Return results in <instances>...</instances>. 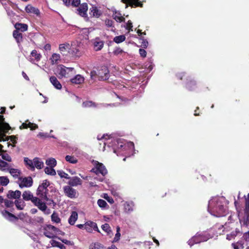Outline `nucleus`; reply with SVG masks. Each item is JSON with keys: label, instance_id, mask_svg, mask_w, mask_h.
<instances>
[{"label": "nucleus", "instance_id": "nucleus-1", "mask_svg": "<svg viewBox=\"0 0 249 249\" xmlns=\"http://www.w3.org/2000/svg\"><path fill=\"white\" fill-rule=\"evenodd\" d=\"M90 78L92 79L99 80H106L108 78L109 71L106 66H102L97 70H93L90 72Z\"/></svg>", "mask_w": 249, "mask_h": 249}, {"label": "nucleus", "instance_id": "nucleus-2", "mask_svg": "<svg viewBox=\"0 0 249 249\" xmlns=\"http://www.w3.org/2000/svg\"><path fill=\"white\" fill-rule=\"evenodd\" d=\"M75 74V71L73 68L66 67L63 65H59L56 69L55 74L59 79L63 77L70 78Z\"/></svg>", "mask_w": 249, "mask_h": 249}, {"label": "nucleus", "instance_id": "nucleus-3", "mask_svg": "<svg viewBox=\"0 0 249 249\" xmlns=\"http://www.w3.org/2000/svg\"><path fill=\"white\" fill-rule=\"evenodd\" d=\"M177 77L185 82V88L189 91H193L196 87V83L194 79L186 72L178 74Z\"/></svg>", "mask_w": 249, "mask_h": 249}, {"label": "nucleus", "instance_id": "nucleus-4", "mask_svg": "<svg viewBox=\"0 0 249 249\" xmlns=\"http://www.w3.org/2000/svg\"><path fill=\"white\" fill-rule=\"evenodd\" d=\"M50 185V182L46 179L43 181V182L38 186L37 189L36 195L43 200L48 201L49 200L47 195L49 192L48 187Z\"/></svg>", "mask_w": 249, "mask_h": 249}, {"label": "nucleus", "instance_id": "nucleus-5", "mask_svg": "<svg viewBox=\"0 0 249 249\" xmlns=\"http://www.w3.org/2000/svg\"><path fill=\"white\" fill-rule=\"evenodd\" d=\"M14 205H15L18 210H22L25 206V203L23 200H22L19 198L17 200H15V201L12 200H6L5 207L7 208H11V212H13L14 210Z\"/></svg>", "mask_w": 249, "mask_h": 249}, {"label": "nucleus", "instance_id": "nucleus-6", "mask_svg": "<svg viewBox=\"0 0 249 249\" xmlns=\"http://www.w3.org/2000/svg\"><path fill=\"white\" fill-rule=\"evenodd\" d=\"M93 161L94 162V167L90 171L96 175L101 174L103 176H105L107 173V171L104 164L98 161L93 160Z\"/></svg>", "mask_w": 249, "mask_h": 249}, {"label": "nucleus", "instance_id": "nucleus-7", "mask_svg": "<svg viewBox=\"0 0 249 249\" xmlns=\"http://www.w3.org/2000/svg\"><path fill=\"white\" fill-rule=\"evenodd\" d=\"M44 230V234L49 238H53L55 236V234L60 231L58 228L51 225H47Z\"/></svg>", "mask_w": 249, "mask_h": 249}, {"label": "nucleus", "instance_id": "nucleus-8", "mask_svg": "<svg viewBox=\"0 0 249 249\" xmlns=\"http://www.w3.org/2000/svg\"><path fill=\"white\" fill-rule=\"evenodd\" d=\"M244 211V213L242 219L243 225L249 226V194L248 197L245 199V207Z\"/></svg>", "mask_w": 249, "mask_h": 249}, {"label": "nucleus", "instance_id": "nucleus-9", "mask_svg": "<svg viewBox=\"0 0 249 249\" xmlns=\"http://www.w3.org/2000/svg\"><path fill=\"white\" fill-rule=\"evenodd\" d=\"M64 192L65 195L69 198H74L77 197V191L72 188V186L67 185L63 187Z\"/></svg>", "mask_w": 249, "mask_h": 249}, {"label": "nucleus", "instance_id": "nucleus-10", "mask_svg": "<svg viewBox=\"0 0 249 249\" xmlns=\"http://www.w3.org/2000/svg\"><path fill=\"white\" fill-rule=\"evenodd\" d=\"M213 212L215 213L214 215L218 217L223 216L225 215L226 209L223 205L217 202L216 205L213 208Z\"/></svg>", "mask_w": 249, "mask_h": 249}, {"label": "nucleus", "instance_id": "nucleus-11", "mask_svg": "<svg viewBox=\"0 0 249 249\" xmlns=\"http://www.w3.org/2000/svg\"><path fill=\"white\" fill-rule=\"evenodd\" d=\"M121 1L126 4V7L128 6L132 7H142L143 0H121Z\"/></svg>", "mask_w": 249, "mask_h": 249}, {"label": "nucleus", "instance_id": "nucleus-12", "mask_svg": "<svg viewBox=\"0 0 249 249\" xmlns=\"http://www.w3.org/2000/svg\"><path fill=\"white\" fill-rule=\"evenodd\" d=\"M21 182L19 183V187L20 188L24 187H30L33 185V180L31 177L20 178Z\"/></svg>", "mask_w": 249, "mask_h": 249}, {"label": "nucleus", "instance_id": "nucleus-13", "mask_svg": "<svg viewBox=\"0 0 249 249\" xmlns=\"http://www.w3.org/2000/svg\"><path fill=\"white\" fill-rule=\"evenodd\" d=\"M85 229L87 232L89 233L92 232L93 230L97 231L98 232H100L97 224L95 222L91 221H88L85 223Z\"/></svg>", "mask_w": 249, "mask_h": 249}, {"label": "nucleus", "instance_id": "nucleus-14", "mask_svg": "<svg viewBox=\"0 0 249 249\" xmlns=\"http://www.w3.org/2000/svg\"><path fill=\"white\" fill-rule=\"evenodd\" d=\"M21 196V192L19 190H9L6 194V197L8 199L12 200V199H15L17 200L20 198Z\"/></svg>", "mask_w": 249, "mask_h": 249}, {"label": "nucleus", "instance_id": "nucleus-15", "mask_svg": "<svg viewBox=\"0 0 249 249\" xmlns=\"http://www.w3.org/2000/svg\"><path fill=\"white\" fill-rule=\"evenodd\" d=\"M23 200L24 201H31L33 203L36 200L37 197L34 196L33 194L29 190L24 191L22 194Z\"/></svg>", "mask_w": 249, "mask_h": 249}, {"label": "nucleus", "instance_id": "nucleus-16", "mask_svg": "<svg viewBox=\"0 0 249 249\" xmlns=\"http://www.w3.org/2000/svg\"><path fill=\"white\" fill-rule=\"evenodd\" d=\"M42 200L40 197H37L36 200L34 202L33 204L36 206L40 211L44 212L46 210L47 206L46 203L42 202Z\"/></svg>", "mask_w": 249, "mask_h": 249}, {"label": "nucleus", "instance_id": "nucleus-17", "mask_svg": "<svg viewBox=\"0 0 249 249\" xmlns=\"http://www.w3.org/2000/svg\"><path fill=\"white\" fill-rule=\"evenodd\" d=\"M203 239L200 238L199 234L198 233H196V235L193 236L191 239H190L188 242V244L192 247L195 244L200 243L203 242Z\"/></svg>", "mask_w": 249, "mask_h": 249}, {"label": "nucleus", "instance_id": "nucleus-18", "mask_svg": "<svg viewBox=\"0 0 249 249\" xmlns=\"http://www.w3.org/2000/svg\"><path fill=\"white\" fill-rule=\"evenodd\" d=\"M25 11L28 14H34L37 16H40L39 10L37 8L33 6L31 4L27 5L25 8Z\"/></svg>", "mask_w": 249, "mask_h": 249}, {"label": "nucleus", "instance_id": "nucleus-19", "mask_svg": "<svg viewBox=\"0 0 249 249\" xmlns=\"http://www.w3.org/2000/svg\"><path fill=\"white\" fill-rule=\"evenodd\" d=\"M78 14L82 17H86L87 16V12L88 10V6L87 3H83L80 5L77 9Z\"/></svg>", "mask_w": 249, "mask_h": 249}, {"label": "nucleus", "instance_id": "nucleus-20", "mask_svg": "<svg viewBox=\"0 0 249 249\" xmlns=\"http://www.w3.org/2000/svg\"><path fill=\"white\" fill-rule=\"evenodd\" d=\"M89 14L90 17L98 18L102 15V12L96 6L92 5L89 8Z\"/></svg>", "mask_w": 249, "mask_h": 249}, {"label": "nucleus", "instance_id": "nucleus-21", "mask_svg": "<svg viewBox=\"0 0 249 249\" xmlns=\"http://www.w3.org/2000/svg\"><path fill=\"white\" fill-rule=\"evenodd\" d=\"M70 180L68 183L71 186H76L81 185L82 183V180L78 177H73L69 178Z\"/></svg>", "mask_w": 249, "mask_h": 249}, {"label": "nucleus", "instance_id": "nucleus-22", "mask_svg": "<svg viewBox=\"0 0 249 249\" xmlns=\"http://www.w3.org/2000/svg\"><path fill=\"white\" fill-rule=\"evenodd\" d=\"M1 214L6 219L10 221L18 219V218L16 215L6 210H3L1 212Z\"/></svg>", "mask_w": 249, "mask_h": 249}, {"label": "nucleus", "instance_id": "nucleus-23", "mask_svg": "<svg viewBox=\"0 0 249 249\" xmlns=\"http://www.w3.org/2000/svg\"><path fill=\"white\" fill-rule=\"evenodd\" d=\"M4 119L3 116L0 115V132L2 130H9L11 128L9 124L4 122Z\"/></svg>", "mask_w": 249, "mask_h": 249}, {"label": "nucleus", "instance_id": "nucleus-24", "mask_svg": "<svg viewBox=\"0 0 249 249\" xmlns=\"http://www.w3.org/2000/svg\"><path fill=\"white\" fill-rule=\"evenodd\" d=\"M104 45L103 41L101 40L99 38H96L93 43L94 49L96 51H100L103 48Z\"/></svg>", "mask_w": 249, "mask_h": 249}, {"label": "nucleus", "instance_id": "nucleus-25", "mask_svg": "<svg viewBox=\"0 0 249 249\" xmlns=\"http://www.w3.org/2000/svg\"><path fill=\"white\" fill-rule=\"evenodd\" d=\"M50 81L52 84L55 88L57 89H62V85L60 82L58 80L57 78L54 76H52L50 77Z\"/></svg>", "mask_w": 249, "mask_h": 249}, {"label": "nucleus", "instance_id": "nucleus-26", "mask_svg": "<svg viewBox=\"0 0 249 249\" xmlns=\"http://www.w3.org/2000/svg\"><path fill=\"white\" fill-rule=\"evenodd\" d=\"M59 49L61 53L63 55H66L67 54V53H69V51L70 49V45L68 43L61 44L59 45Z\"/></svg>", "mask_w": 249, "mask_h": 249}, {"label": "nucleus", "instance_id": "nucleus-27", "mask_svg": "<svg viewBox=\"0 0 249 249\" xmlns=\"http://www.w3.org/2000/svg\"><path fill=\"white\" fill-rule=\"evenodd\" d=\"M14 26L16 28L15 30H17L18 32L20 31L21 32L26 31L28 30V27L27 24L21 23H16Z\"/></svg>", "mask_w": 249, "mask_h": 249}, {"label": "nucleus", "instance_id": "nucleus-28", "mask_svg": "<svg viewBox=\"0 0 249 249\" xmlns=\"http://www.w3.org/2000/svg\"><path fill=\"white\" fill-rule=\"evenodd\" d=\"M70 81L72 84H80L84 82V78L81 75L77 74L73 78H71Z\"/></svg>", "mask_w": 249, "mask_h": 249}, {"label": "nucleus", "instance_id": "nucleus-29", "mask_svg": "<svg viewBox=\"0 0 249 249\" xmlns=\"http://www.w3.org/2000/svg\"><path fill=\"white\" fill-rule=\"evenodd\" d=\"M13 36L16 39L17 42L18 44H20L23 41V36L22 33L18 31L17 30H14L13 32Z\"/></svg>", "mask_w": 249, "mask_h": 249}, {"label": "nucleus", "instance_id": "nucleus-30", "mask_svg": "<svg viewBox=\"0 0 249 249\" xmlns=\"http://www.w3.org/2000/svg\"><path fill=\"white\" fill-rule=\"evenodd\" d=\"M78 218V213L75 211H72L71 215L69 218V223L71 225H73Z\"/></svg>", "mask_w": 249, "mask_h": 249}, {"label": "nucleus", "instance_id": "nucleus-31", "mask_svg": "<svg viewBox=\"0 0 249 249\" xmlns=\"http://www.w3.org/2000/svg\"><path fill=\"white\" fill-rule=\"evenodd\" d=\"M69 53L73 56L79 57L80 55V51L77 47H70Z\"/></svg>", "mask_w": 249, "mask_h": 249}, {"label": "nucleus", "instance_id": "nucleus-32", "mask_svg": "<svg viewBox=\"0 0 249 249\" xmlns=\"http://www.w3.org/2000/svg\"><path fill=\"white\" fill-rule=\"evenodd\" d=\"M112 17L117 22H122L125 20L124 18L122 16L120 12H115L113 14Z\"/></svg>", "mask_w": 249, "mask_h": 249}, {"label": "nucleus", "instance_id": "nucleus-33", "mask_svg": "<svg viewBox=\"0 0 249 249\" xmlns=\"http://www.w3.org/2000/svg\"><path fill=\"white\" fill-rule=\"evenodd\" d=\"M33 163L35 167H36L37 169H41L43 167V162L40 161L38 158H35L33 159Z\"/></svg>", "mask_w": 249, "mask_h": 249}, {"label": "nucleus", "instance_id": "nucleus-34", "mask_svg": "<svg viewBox=\"0 0 249 249\" xmlns=\"http://www.w3.org/2000/svg\"><path fill=\"white\" fill-rule=\"evenodd\" d=\"M24 162L26 166H28V168L34 171L35 166L34 165L33 160H30L28 158L25 157L24 159Z\"/></svg>", "mask_w": 249, "mask_h": 249}, {"label": "nucleus", "instance_id": "nucleus-35", "mask_svg": "<svg viewBox=\"0 0 249 249\" xmlns=\"http://www.w3.org/2000/svg\"><path fill=\"white\" fill-rule=\"evenodd\" d=\"M60 56L58 53H53L50 58V60L52 64H58L60 60Z\"/></svg>", "mask_w": 249, "mask_h": 249}, {"label": "nucleus", "instance_id": "nucleus-36", "mask_svg": "<svg viewBox=\"0 0 249 249\" xmlns=\"http://www.w3.org/2000/svg\"><path fill=\"white\" fill-rule=\"evenodd\" d=\"M50 242L53 247H58L60 249H65L66 248L63 244L54 240H52Z\"/></svg>", "mask_w": 249, "mask_h": 249}, {"label": "nucleus", "instance_id": "nucleus-37", "mask_svg": "<svg viewBox=\"0 0 249 249\" xmlns=\"http://www.w3.org/2000/svg\"><path fill=\"white\" fill-rule=\"evenodd\" d=\"M82 107H96V104L91 101H86L82 103Z\"/></svg>", "mask_w": 249, "mask_h": 249}, {"label": "nucleus", "instance_id": "nucleus-38", "mask_svg": "<svg viewBox=\"0 0 249 249\" xmlns=\"http://www.w3.org/2000/svg\"><path fill=\"white\" fill-rule=\"evenodd\" d=\"M46 164L51 167H54L56 165V160L54 158H50L46 160Z\"/></svg>", "mask_w": 249, "mask_h": 249}, {"label": "nucleus", "instance_id": "nucleus-39", "mask_svg": "<svg viewBox=\"0 0 249 249\" xmlns=\"http://www.w3.org/2000/svg\"><path fill=\"white\" fill-rule=\"evenodd\" d=\"M44 171L48 175L54 176L56 174V172L53 167H46L44 169Z\"/></svg>", "mask_w": 249, "mask_h": 249}, {"label": "nucleus", "instance_id": "nucleus-40", "mask_svg": "<svg viewBox=\"0 0 249 249\" xmlns=\"http://www.w3.org/2000/svg\"><path fill=\"white\" fill-rule=\"evenodd\" d=\"M65 160L71 163H76L78 162V160L73 156L67 155L65 157Z\"/></svg>", "mask_w": 249, "mask_h": 249}, {"label": "nucleus", "instance_id": "nucleus-41", "mask_svg": "<svg viewBox=\"0 0 249 249\" xmlns=\"http://www.w3.org/2000/svg\"><path fill=\"white\" fill-rule=\"evenodd\" d=\"M125 39V36L124 35H120L115 36L113 41L116 43H120L124 41Z\"/></svg>", "mask_w": 249, "mask_h": 249}, {"label": "nucleus", "instance_id": "nucleus-42", "mask_svg": "<svg viewBox=\"0 0 249 249\" xmlns=\"http://www.w3.org/2000/svg\"><path fill=\"white\" fill-rule=\"evenodd\" d=\"M9 182V180L6 177H0V183L2 186H6Z\"/></svg>", "mask_w": 249, "mask_h": 249}, {"label": "nucleus", "instance_id": "nucleus-43", "mask_svg": "<svg viewBox=\"0 0 249 249\" xmlns=\"http://www.w3.org/2000/svg\"><path fill=\"white\" fill-rule=\"evenodd\" d=\"M51 219L53 222H55L56 223H60L61 221L60 218L59 217L58 214L54 212L52 214Z\"/></svg>", "mask_w": 249, "mask_h": 249}, {"label": "nucleus", "instance_id": "nucleus-44", "mask_svg": "<svg viewBox=\"0 0 249 249\" xmlns=\"http://www.w3.org/2000/svg\"><path fill=\"white\" fill-rule=\"evenodd\" d=\"M103 246L99 243H92L89 246V249H103Z\"/></svg>", "mask_w": 249, "mask_h": 249}, {"label": "nucleus", "instance_id": "nucleus-45", "mask_svg": "<svg viewBox=\"0 0 249 249\" xmlns=\"http://www.w3.org/2000/svg\"><path fill=\"white\" fill-rule=\"evenodd\" d=\"M31 55L34 57L35 59L38 61L40 60L41 55L40 53H38L36 50H33L31 53Z\"/></svg>", "mask_w": 249, "mask_h": 249}, {"label": "nucleus", "instance_id": "nucleus-46", "mask_svg": "<svg viewBox=\"0 0 249 249\" xmlns=\"http://www.w3.org/2000/svg\"><path fill=\"white\" fill-rule=\"evenodd\" d=\"M9 173L14 177H18L20 174V172L18 169L10 168L9 169Z\"/></svg>", "mask_w": 249, "mask_h": 249}, {"label": "nucleus", "instance_id": "nucleus-47", "mask_svg": "<svg viewBox=\"0 0 249 249\" xmlns=\"http://www.w3.org/2000/svg\"><path fill=\"white\" fill-rule=\"evenodd\" d=\"M57 173L61 178H65L66 179L70 178L69 175L62 170H58Z\"/></svg>", "mask_w": 249, "mask_h": 249}, {"label": "nucleus", "instance_id": "nucleus-48", "mask_svg": "<svg viewBox=\"0 0 249 249\" xmlns=\"http://www.w3.org/2000/svg\"><path fill=\"white\" fill-rule=\"evenodd\" d=\"M101 228L103 231H104L105 232L109 234L110 232L111 231L110 230V227L109 226V224L107 223H105L103 224Z\"/></svg>", "mask_w": 249, "mask_h": 249}, {"label": "nucleus", "instance_id": "nucleus-49", "mask_svg": "<svg viewBox=\"0 0 249 249\" xmlns=\"http://www.w3.org/2000/svg\"><path fill=\"white\" fill-rule=\"evenodd\" d=\"M97 204L98 206L102 208H105L107 206V204L106 201L102 199H100L98 200Z\"/></svg>", "mask_w": 249, "mask_h": 249}, {"label": "nucleus", "instance_id": "nucleus-50", "mask_svg": "<svg viewBox=\"0 0 249 249\" xmlns=\"http://www.w3.org/2000/svg\"><path fill=\"white\" fill-rule=\"evenodd\" d=\"M140 39L142 40L141 42V47L144 48H146L148 45V42L147 40L142 37H140Z\"/></svg>", "mask_w": 249, "mask_h": 249}, {"label": "nucleus", "instance_id": "nucleus-51", "mask_svg": "<svg viewBox=\"0 0 249 249\" xmlns=\"http://www.w3.org/2000/svg\"><path fill=\"white\" fill-rule=\"evenodd\" d=\"M2 159L7 161H11L12 159L7 153H4L1 155Z\"/></svg>", "mask_w": 249, "mask_h": 249}, {"label": "nucleus", "instance_id": "nucleus-52", "mask_svg": "<svg viewBox=\"0 0 249 249\" xmlns=\"http://www.w3.org/2000/svg\"><path fill=\"white\" fill-rule=\"evenodd\" d=\"M132 23L130 20H129L126 25L125 29L127 30H128L129 32L132 31Z\"/></svg>", "mask_w": 249, "mask_h": 249}, {"label": "nucleus", "instance_id": "nucleus-53", "mask_svg": "<svg viewBox=\"0 0 249 249\" xmlns=\"http://www.w3.org/2000/svg\"><path fill=\"white\" fill-rule=\"evenodd\" d=\"M123 53V51L122 49L119 47L116 48L113 52V53L115 55H118Z\"/></svg>", "mask_w": 249, "mask_h": 249}, {"label": "nucleus", "instance_id": "nucleus-54", "mask_svg": "<svg viewBox=\"0 0 249 249\" xmlns=\"http://www.w3.org/2000/svg\"><path fill=\"white\" fill-rule=\"evenodd\" d=\"M113 21L111 19H106L105 20V24L108 27H113Z\"/></svg>", "mask_w": 249, "mask_h": 249}, {"label": "nucleus", "instance_id": "nucleus-55", "mask_svg": "<svg viewBox=\"0 0 249 249\" xmlns=\"http://www.w3.org/2000/svg\"><path fill=\"white\" fill-rule=\"evenodd\" d=\"M139 53L140 56L143 58H145L146 56L147 53L146 51L143 49H139Z\"/></svg>", "mask_w": 249, "mask_h": 249}, {"label": "nucleus", "instance_id": "nucleus-56", "mask_svg": "<svg viewBox=\"0 0 249 249\" xmlns=\"http://www.w3.org/2000/svg\"><path fill=\"white\" fill-rule=\"evenodd\" d=\"M71 5L73 7H78L80 6V0H73L71 2Z\"/></svg>", "mask_w": 249, "mask_h": 249}, {"label": "nucleus", "instance_id": "nucleus-57", "mask_svg": "<svg viewBox=\"0 0 249 249\" xmlns=\"http://www.w3.org/2000/svg\"><path fill=\"white\" fill-rule=\"evenodd\" d=\"M34 220L36 222L41 224L44 222V218L41 216H37L35 218Z\"/></svg>", "mask_w": 249, "mask_h": 249}, {"label": "nucleus", "instance_id": "nucleus-58", "mask_svg": "<svg viewBox=\"0 0 249 249\" xmlns=\"http://www.w3.org/2000/svg\"><path fill=\"white\" fill-rule=\"evenodd\" d=\"M104 198L110 204L114 203L113 199L112 197H109L107 194L105 195Z\"/></svg>", "mask_w": 249, "mask_h": 249}, {"label": "nucleus", "instance_id": "nucleus-59", "mask_svg": "<svg viewBox=\"0 0 249 249\" xmlns=\"http://www.w3.org/2000/svg\"><path fill=\"white\" fill-rule=\"evenodd\" d=\"M29 125L30 126L29 128H30L31 130H36V129L38 128V125L36 124L29 122Z\"/></svg>", "mask_w": 249, "mask_h": 249}, {"label": "nucleus", "instance_id": "nucleus-60", "mask_svg": "<svg viewBox=\"0 0 249 249\" xmlns=\"http://www.w3.org/2000/svg\"><path fill=\"white\" fill-rule=\"evenodd\" d=\"M28 121H26L25 123H22V125L20 126V129H27L28 128H29V127L30 126V125H29V122H28V123H27V122H28Z\"/></svg>", "mask_w": 249, "mask_h": 249}, {"label": "nucleus", "instance_id": "nucleus-61", "mask_svg": "<svg viewBox=\"0 0 249 249\" xmlns=\"http://www.w3.org/2000/svg\"><path fill=\"white\" fill-rule=\"evenodd\" d=\"M9 164L6 161L0 160V168H6L8 166Z\"/></svg>", "mask_w": 249, "mask_h": 249}, {"label": "nucleus", "instance_id": "nucleus-62", "mask_svg": "<svg viewBox=\"0 0 249 249\" xmlns=\"http://www.w3.org/2000/svg\"><path fill=\"white\" fill-rule=\"evenodd\" d=\"M120 236H121V234H120V232H117V233L115 234V236L113 239V241L112 242L114 243V242H116L118 241L120 239Z\"/></svg>", "mask_w": 249, "mask_h": 249}, {"label": "nucleus", "instance_id": "nucleus-63", "mask_svg": "<svg viewBox=\"0 0 249 249\" xmlns=\"http://www.w3.org/2000/svg\"><path fill=\"white\" fill-rule=\"evenodd\" d=\"M232 246L234 249H239L240 247H242V248H243L242 247V244H238V243H232Z\"/></svg>", "mask_w": 249, "mask_h": 249}, {"label": "nucleus", "instance_id": "nucleus-64", "mask_svg": "<svg viewBox=\"0 0 249 249\" xmlns=\"http://www.w3.org/2000/svg\"><path fill=\"white\" fill-rule=\"evenodd\" d=\"M10 141L13 142V143L15 144L17 142V138L15 136L12 135L9 136Z\"/></svg>", "mask_w": 249, "mask_h": 249}]
</instances>
